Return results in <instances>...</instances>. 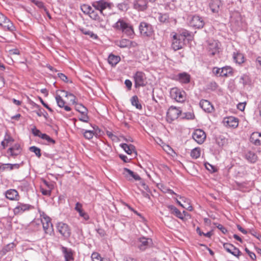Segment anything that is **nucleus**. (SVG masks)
I'll return each instance as SVG.
<instances>
[{"mask_svg":"<svg viewBox=\"0 0 261 261\" xmlns=\"http://www.w3.org/2000/svg\"><path fill=\"white\" fill-rule=\"evenodd\" d=\"M190 36V32L185 29H181L178 33L172 32L171 33V48L174 51L181 49L185 45L186 39Z\"/></svg>","mask_w":261,"mask_h":261,"instance_id":"nucleus-1","label":"nucleus"},{"mask_svg":"<svg viewBox=\"0 0 261 261\" xmlns=\"http://www.w3.org/2000/svg\"><path fill=\"white\" fill-rule=\"evenodd\" d=\"M113 28L116 30L121 31L128 36H132L134 34L133 27L123 19H119L113 25Z\"/></svg>","mask_w":261,"mask_h":261,"instance_id":"nucleus-2","label":"nucleus"},{"mask_svg":"<svg viewBox=\"0 0 261 261\" xmlns=\"http://www.w3.org/2000/svg\"><path fill=\"white\" fill-rule=\"evenodd\" d=\"M170 94L172 99L178 102H182L186 99V92L176 87L173 88L170 90Z\"/></svg>","mask_w":261,"mask_h":261,"instance_id":"nucleus-3","label":"nucleus"},{"mask_svg":"<svg viewBox=\"0 0 261 261\" xmlns=\"http://www.w3.org/2000/svg\"><path fill=\"white\" fill-rule=\"evenodd\" d=\"M134 79L136 88L145 86L147 84L146 75L142 71H137L134 75Z\"/></svg>","mask_w":261,"mask_h":261,"instance_id":"nucleus-4","label":"nucleus"},{"mask_svg":"<svg viewBox=\"0 0 261 261\" xmlns=\"http://www.w3.org/2000/svg\"><path fill=\"white\" fill-rule=\"evenodd\" d=\"M92 5L96 10L99 11L100 13L102 15H105L103 11L107 9L111 10L112 6L111 3L103 0L94 2L92 3Z\"/></svg>","mask_w":261,"mask_h":261,"instance_id":"nucleus-5","label":"nucleus"},{"mask_svg":"<svg viewBox=\"0 0 261 261\" xmlns=\"http://www.w3.org/2000/svg\"><path fill=\"white\" fill-rule=\"evenodd\" d=\"M181 113V111L179 109L174 107H170L166 114L167 121L169 123L172 122L178 118Z\"/></svg>","mask_w":261,"mask_h":261,"instance_id":"nucleus-6","label":"nucleus"},{"mask_svg":"<svg viewBox=\"0 0 261 261\" xmlns=\"http://www.w3.org/2000/svg\"><path fill=\"white\" fill-rule=\"evenodd\" d=\"M0 25L5 30L13 32L15 31L13 23L6 16L0 12Z\"/></svg>","mask_w":261,"mask_h":261,"instance_id":"nucleus-7","label":"nucleus"},{"mask_svg":"<svg viewBox=\"0 0 261 261\" xmlns=\"http://www.w3.org/2000/svg\"><path fill=\"white\" fill-rule=\"evenodd\" d=\"M221 43L216 40H210L208 42L207 50L210 55L214 56L218 54L221 48Z\"/></svg>","mask_w":261,"mask_h":261,"instance_id":"nucleus-8","label":"nucleus"},{"mask_svg":"<svg viewBox=\"0 0 261 261\" xmlns=\"http://www.w3.org/2000/svg\"><path fill=\"white\" fill-rule=\"evenodd\" d=\"M141 34L144 37H151L153 34L151 25L145 22H142L139 25Z\"/></svg>","mask_w":261,"mask_h":261,"instance_id":"nucleus-9","label":"nucleus"},{"mask_svg":"<svg viewBox=\"0 0 261 261\" xmlns=\"http://www.w3.org/2000/svg\"><path fill=\"white\" fill-rule=\"evenodd\" d=\"M41 220L45 232L51 234L53 231V226L50 218L45 215H43L41 216Z\"/></svg>","mask_w":261,"mask_h":261,"instance_id":"nucleus-10","label":"nucleus"},{"mask_svg":"<svg viewBox=\"0 0 261 261\" xmlns=\"http://www.w3.org/2000/svg\"><path fill=\"white\" fill-rule=\"evenodd\" d=\"M57 229L59 232L63 237L68 238L70 236L71 230L69 226L66 223L59 222L57 224Z\"/></svg>","mask_w":261,"mask_h":261,"instance_id":"nucleus-11","label":"nucleus"},{"mask_svg":"<svg viewBox=\"0 0 261 261\" xmlns=\"http://www.w3.org/2000/svg\"><path fill=\"white\" fill-rule=\"evenodd\" d=\"M192 137L197 143L201 144L206 139V135L202 129H197L193 133Z\"/></svg>","mask_w":261,"mask_h":261,"instance_id":"nucleus-12","label":"nucleus"},{"mask_svg":"<svg viewBox=\"0 0 261 261\" xmlns=\"http://www.w3.org/2000/svg\"><path fill=\"white\" fill-rule=\"evenodd\" d=\"M122 174L124 177L129 181H131L133 179L135 180H141V177L138 174L126 168L123 169Z\"/></svg>","mask_w":261,"mask_h":261,"instance_id":"nucleus-13","label":"nucleus"},{"mask_svg":"<svg viewBox=\"0 0 261 261\" xmlns=\"http://www.w3.org/2000/svg\"><path fill=\"white\" fill-rule=\"evenodd\" d=\"M30 208V205L29 204L18 202L17 205L13 209V213L15 215H19L29 210Z\"/></svg>","mask_w":261,"mask_h":261,"instance_id":"nucleus-14","label":"nucleus"},{"mask_svg":"<svg viewBox=\"0 0 261 261\" xmlns=\"http://www.w3.org/2000/svg\"><path fill=\"white\" fill-rule=\"evenodd\" d=\"M223 122L227 127L236 128L238 126L239 120L234 117L229 116L224 118Z\"/></svg>","mask_w":261,"mask_h":261,"instance_id":"nucleus-15","label":"nucleus"},{"mask_svg":"<svg viewBox=\"0 0 261 261\" xmlns=\"http://www.w3.org/2000/svg\"><path fill=\"white\" fill-rule=\"evenodd\" d=\"M190 24L192 27L197 29H200L203 27L204 22L201 17H200L199 16L195 15L192 17L190 21Z\"/></svg>","mask_w":261,"mask_h":261,"instance_id":"nucleus-16","label":"nucleus"},{"mask_svg":"<svg viewBox=\"0 0 261 261\" xmlns=\"http://www.w3.org/2000/svg\"><path fill=\"white\" fill-rule=\"evenodd\" d=\"M139 241L140 244L138 245V247L141 251L145 250L152 244V241L150 238L142 237L139 239Z\"/></svg>","mask_w":261,"mask_h":261,"instance_id":"nucleus-17","label":"nucleus"},{"mask_svg":"<svg viewBox=\"0 0 261 261\" xmlns=\"http://www.w3.org/2000/svg\"><path fill=\"white\" fill-rule=\"evenodd\" d=\"M6 198L11 201H18L20 199V196L18 191L15 189H9L5 193Z\"/></svg>","mask_w":261,"mask_h":261,"instance_id":"nucleus-18","label":"nucleus"},{"mask_svg":"<svg viewBox=\"0 0 261 261\" xmlns=\"http://www.w3.org/2000/svg\"><path fill=\"white\" fill-rule=\"evenodd\" d=\"M223 247L227 252L235 256L239 257L241 254L240 250L231 244L224 243Z\"/></svg>","mask_w":261,"mask_h":261,"instance_id":"nucleus-19","label":"nucleus"},{"mask_svg":"<svg viewBox=\"0 0 261 261\" xmlns=\"http://www.w3.org/2000/svg\"><path fill=\"white\" fill-rule=\"evenodd\" d=\"M88 15L91 19L97 21L100 27L102 28H105L106 27V24L104 22L103 20L100 18L97 11L92 9Z\"/></svg>","mask_w":261,"mask_h":261,"instance_id":"nucleus-20","label":"nucleus"},{"mask_svg":"<svg viewBox=\"0 0 261 261\" xmlns=\"http://www.w3.org/2000/svg\"><path fill=\"white\" fill-rule=\"evenodd\" d=\"M120 146L128 154L134 155V156L137 155V151L133 145L123 143L121 144Z\"/></svg>","mask_w":261,"mask_h":261,"instance_id":"nucleus-21","label":"nucleus"},{"mask_svg":"<svg viewBox=\"0 0 261 261\" xmlns=\"http://www.w3.org/2000/svg\"><path fill=\"white\" fill-rule=\"evenodd\" d=\"M200 107L206 112L211 113L214 110L213 106L211 102L207 100H201L199 103Z\"/></svg>","mask_w":261,"mask_h":261,"instance_id":"nucleus-22","label":"nucleus"},{"mask_svg":"<svg viewBox=\"0 0 261 261\" xmlns=\"http://www.w3.org/2000/svg\"><path fill=\"white\" fill-rule=\"evenodd\" d=\"M134 8L138 11H144L147 8L146 0H136L134 4Z\"/></svg>","mask_w":261,"mask_h":261,"instance_id":"nucleus-23","label":"nucleus"},{"mask_svg":"<svg viewBox=\"0 0 261 261\" xmlns=\"http://www.w3.org/2000/svg\"><path fill=\"white\" fill-rule=\"evenodd\" d=\"M61 249L64 255L65 261L73 260V252L71 249L62 246Z\"/></svg>","mask_w":261,"mask_h":261,"instance_id":"nucleus-24","label":"nucleus"},{"mask_svg":"<svg viewBox=\"0 0 261 261\" xmlns=\"http://www.w3.org/2000/svg\"><path fill=\"white\" fill-rule=\"evenodd\" d=\"M8 153L12 156H16L19 154L21 152L20 146L18 144H14L12 147H10L8 150Z\"/></svg>","mask_w":261,"mask_h":261,"instance_id":"nucleus-25","label":"nucleus"},{"mask_svg":"<svg viewBox=\"0 0 261 261\" xmlns=\"http://www.w3.org/2000/svg\"><path fill=\"white\" fill-rule=\"evenodd\" d=\"M221 6V2L220 0H211L210 4V7L213 13H218Z\"/></svg>","mask_w":261,"mask_h":261,"instance_id":"nucleus-26","label":"nucleus"},{"mask_svg":"<svg viewBox=\"0 0 261 261\" xmlns=\"http://www.w3.org/2000/svg\"><path fill=\"white\" fill-rule=\"evenodd\" d=\"M250 141L256 145L261 144V133L258 132L253 133L250 138Z\"/></svg>","mask_w":261,"mask_h":261,"instance_id":"nucleus-27","label":"nucleus"},{"mask_svg":"<svg viewBox=\"0 0 261 261\" xmlns=\"http://www.w3.org/2000/svg\"><path fill=\"white\" fill-rule=\"evenodd\" d=\"M177 197H178L181 201L183 202L182 203V207L184 208H186L187 210L189 211H192L193 210V206L191 203V200L185 197H182L180 195H178Z\"/></svg>","mask_w":261,"mask_h":261,"instance_id":"nucleus-28","label":"nucleus"},{"mask_svg":"<svg viewBox=\"0 0 261 261\" xmlns=\"http://www.w3.org/2000/svg\"><path fill=\"white\" fill-rule=\"evenodd\" d=\"M178 80L182 84H188L191 80V76L186 72L179 73L177 75Z\"/></svg>","mask_w":261,"mask_h":261,"instance_id":"nucleus-29","label":"nucleus"},{"mask_svg":"<svg viewBox=\"0 0 261 261\" xmlns=\"http://www.w3.org/2000/svg\"><path fill=\"white\" fill-rule=\"evenodd\" d=\"M19 165L18 164H3L0 165V171L3 172L6 170H12L14 169H18Z\"/></svg>","mask_w":261,"mask_h":261,"instance_id":"nucleus-30","label":"nucleus"},{"mask_svg":"<svg viewBox=\"0 0 261 261\" xmlns=\"http://www.w3.org/2000/svg\"><path fill=\"white\" fill-rule=\"evenodd\" d=\"M55 98L59 107L63 108L66 111H70L71 110V108L69 106L65 105V102L60 95L57 94Z\"/></svg>","mask_w":261,"mask_h":261,"instance_id":"nucleus-31","label":"nucleus"},{"mask_svg":"<svg viewBox=\"0 0 261 261\" xmlns=\"http://www.w3.org/2000/svg\"><path fill=\"white\" fill-rule=\"evenodd\" d=\"M233 69L229 66L221 68V76H229L232 75Z\"/></svg>","mask_w":261,"mask_h":261,"instance_id":"nucleus-32","label":"nucleus"},{"mask_svg":"<svg viewBox=\"0 0 261 261\" xmlns=\"http://www.w3.org/2000/svg\"><path fill=\"white\" fill-rule=\"evenodd\" d=\"M233 58L234 61L239 64H242L245 62L244 55L241 53H234Z\"/></svg>","mask_w":261,"mask_h":261,"instance_id":"nucleus-33","label":"nucleus"},{"mask_svg":"<svg viewBox=\"0 0 261 261\" xmlns=\"http://www.w3.org/2000/svg\"><path fill=\"white\" fill-rule=\"evenodd\" d=\"M245 158L249 162L253 163L257 160V156L255 153L251 151H249L246 153Z\"/></svg>","mask_w":261,"mask_h":261,"instance_id":"nucleus-34","label":"nucleus"},{"mask_svg":"<svg viewBox=\"0 0 261 261\" xmlns=\"http://www.w3.org/2000/svg\"><path fill=\"white\" fill-rule=\"evenodd\" d=\"M108 60L110 64L115 66L120 61V58L118 56L110 55L108 57Z\"/></svg>","mask_w":261,"mask_h":261,"instance_id":"nucleus-35","label":"nucleus"},{"mask_svg":"<svg viewBox=\"0 0 261 261\" xmlns=\"http://www.w3.org/2000/svg\"><path fill=\"white\" fill-rule=\"evenodd\" d=\"M62 92L65 94V96L67 97L69 100V102L72 105H75L77 103L76 98L75 95L71 93H69L66 91L62 90Z\"/></svg>","mask_w":261,"mask_h":261,"instance_id":"nucleus-36","label":"nucleus"},{"mask_svg":"<svg viewBox=\"0 0 261 261\" xmlns=\"http://www.w3.org/2000/svg\"><path fill=\"white\" fill-rule=\"evenodd\" d=\"M191 156L192 159H197L201 155V149L200 147H196L191 151Z\"/></svg>","mask_w":261,"mask_h":261,"instance_id":"nucleus-37","label":"nucleus"},{"mask_svg":"<svg viewBox=\"0 0 261 261\" xmlns=\"http://www.w3.org/2000/svg\"><path fill=\"white\" fill-rule=\"evenodd\" d=\"M132 105L135 106L137 109L141 110L142 106L139 102V98L137 96L135 95L133 96L130 99Z\"/></svg>","mask_w":261,"mask_h":261,"instance_id":"nucleus-38","label":"nucleus"},{"mask_svg":"<svg viewBox=\"0 0 261 261\" xmlns=\"http://www.w3.org/2000/svg\"><path fill=\"white\" fill-rule=\"evenodd\" d=\"M91 258L93 261H110L108 258L102 257L97 252H94L92 254Z\"/></svg>","mask_w":261,"mask_h":261,"instance_id":"nucleus-39","label":"nucleus"},{"mask_svg":"<svg viewBox=\"0 0 261 261\" xmlns=\"http://www.w3.org/2000/svg\"><path fill=\"white\" fill-rule=\"evenodd\" d=\"M15 246L16 245L14 243H9L3 247L2 251L4 253H6L13 250Z\"/></svg>","mask_w":261,"mask_h":261,"instance_id":"nucleus-40","label":"nucleus"},{"mask_svg":"<svg viewBox=\"0 0 261 261\" xmlns=\"http://www.w3.org/2000/svg\"><path fill=\"white\" fill-rule=\"evenodd\" d=\"M75 110L81 114H84L87 112V109L83 105L76 103L75 105Z\"/></svg>","mask_w":261,"mask_h":261,"instance_id":"nucleus-41","label":"nucleus"},{"mask_svg":"<svg viewBox=\"0 0 261 261\" xmlns=\"http://www.w3.org/2000/svg\"><path fill=\"white\" fill-rule=\"evenodd\" d=\"M129 44V40L126 39H123L118 42L117 45L121 48H125L128 47Z\"/></svg>","mask_w":261,"mask_h":261,"instance_id":"nucleus-42","label":"nucleus"},{"mask_svg":"<svg viewBox=\"0 0 261 261\" xmlns=\"http://www.w3.org/2000/svg\"><path fill=\"white\" fill-rule=\"evenodd\" d=\"M82 12L86 14H89L92 9V7L88 4H83L81 6Z\"/></svg>","mask_w":261,"mask_h":261,"instance_id":"nucleus-43","label":"nucleus"},{"mask_svg":"<svg viewBox=\"0 0 261 261\" xmlns=\"http://www.w3.org/2000/svg\"><path fill=\"white\" fill-rule=\"evenodd\" d=\"M187 213L185 211H183L182 213H181L179 210H178L177 208H176L172 214L174 215L176 217L180 219L184 220V216H186V214Z\"/></svg>","mask_w":261,"mask_h":261,"instance_id":"nucleus-44","label":"nucleus"},{"mask_svg":"<svg viewBox=\"0 0 261 261\" xmlns=\"http://www.w3.org/2000/svg\"><path fill=\"white\" fill-rule=\"evenodd\" d=\"M83 134L84 137L89 140L93 137L95 133L93 130H85Z\"/></svg>","mask_w":261,"mask_h":261,"instance_id":"nucleus-45","label":"nucleus"},{"mask_svg":"<svg viewBox=\"0 0 261 261\" xmlns=\"http://www.w3.org/2000/svg\"><path fill=\"white\" fill-rule=\"evenodd\" d=\"M81 31L84 34L89 35L92 38L96 39L97 38V36L93 33V32L85 29H82Z\"/></svg>","mask_w":261,"mask_h":261,"instance_id":"nucleus-46","label":"nucleus"},{"mask_svg":"<svg viewBox=\"0 0 261 261\" xmlns=\"http://www.w3.org/2000/svg\"><path fill=\"white\" fill-rule=\"evenodd\" d=\"M30 150L33 152H34L38 158H40L41 155L40 149L36 146L31 147L30 148Z\"/></svg>","mask_w":261,"mask_h":261,"instance_id":"nucleus-47","label":"nucleus"},{"mask_svg":"<svg viewBox=\"0 0 261 261\" xmlns=\"http://www.w3.org/2000/svg\"><path fill=\"white\" fill-rule=\"evenodd\" d=\"M41 138L42 139L46 140L48 143H51V144H55V141L53 140L52 138H51L49 136L45 134H43L41 136Z\"/></svg>","mask_w":261,"mask_h":261,"instance_id":"nucleus-48","label":"nucleus"},{"mask_svg":"<svg viewBox=\"0 0 261 261\" xmlns=\"http://www.w3.org/2000/svg\"><path fill=\"white\" fill-rule=\"evenodd\" d=\"M31 2L34 4L36 6H37L39 8H43L44 9L45 7L44 6V4L43 2L36 1V0H30Z\"/></svg>","mask_w":261,"mask_h":261,"instance_id":"nucleus-49","label":"nucleus"},{"mask_svg":"<svg viewBox=\"0 0 261 261\" xmlns=\"http://www.w3.org/2000/svg\"><path fill=\"white\" fill-rule=\"evenodd\" d=\"M32 132L33 134V135L35 136H38L41 138V136L43 134L41 133V132L38 129L36 128V127H34L32 129Z\"/></svg>","mask_w":261,"mask_h":261,"instance_id":"nucleus-50","label":"nucleus"},{"mask_svg":"<svg viewBox=\"0 0 261 261\" xmlns=\"http://www.w3.org/2000/svg\"><path fill=\"white\" fill-rule=\"evenodd\" d=\"M79 214L80 216L85 221H87L90 219L89 215L84 211L79 213Z\"/></svg>","mask_w":261,"mask_h":261,"instance_id":"nucleus-51","label":"nucleus"},{"mask_svg":"<svg viewBox=\"0 0 261 261\" xmlns=\"http://www.w3.org/2000/svg\"><path fill=\"white\" fill-rule=\"evenodd\" d=\"M40 191L44 195L49 196L51 194L50 190L45 189L42 186L40 188Z\"/></svg>","mask_w":261,"mask_h":261,"instance_id":"nucleus-52","label":"nucleus"},{"mask_svg":"<svg viewBox=\"0 0 261 261\" xmlns=\"http://www.w3.org/2000/svg\"><path fill=\"white\" fill-rule=\"evenodd\" d=\"M79 120L85 122H87L89 120V118L87 116V112L81 114V117L79 118Z\"/></svg>","mask_w":261,"mask_h":261,"instance_id":"nucleus-53","label":"nucleus"},{"mask_svg":"<svg viewBox=\"0 0 261 261\" xmlns=\"http://www.w3.org/2000/svg\"><path fill=\"white\" fill-rule=\"evenodd\" d=\"M75 210L77 212L79 213L83 211L84 210L83 209V205L80 202H77L75 204Z\"/></svg>","mask_w":261,"mask_h":261,"instance_id":"nucleus-54","label":"nucleus"},{"mask_svg":"<svg viewBox=\"0 0 261 261\" xmlns=\"http://www.w3.org/2000/svg\"><path fill=\"white\" fill-rule=\"evenodd\" d=\"M245 250L251 259L253 260H255L256 259V255L253 252L250 251L247 248H246Z\"/></svg>","mask_w":261,"mask_h":261,"instance_id":"nucleus-55","label":"nucleus"},{"mask_svg":"<svg viewBox=\"0 0 261 261\" xmlns=\"http://www.w3.org/2000/svg\"><path fill=\"white\" fill-rule=\"evenodd\" d=\"M5 143L9 144L10 142H12L14 141L13 139L9 135H6L5 137V139L3 140Z\"/></svg>","mask_w":261,"mask_h":261,"instance_id":"nucleus-56","label":"nucleus"},{"mask_svg":"<svg viewBox=\"0 0 261 261\" xmlns=\"http://www.w3.org/2000/svg\"><path fill=\"white\" fill-rule=\"evenodd\" d=\"M107 135L113 141L117 140V137L114 135L111 132L107 131L106 132Z\"/></svg>","mask_w":261,"mask_h":261,"instance_id":"nucleus-57","label":"nucleus"},{"mask_svg":"<svg viewBox=\"0 0 261 261\" xmlns=\"http://www.w3.org/2000/svg\"><path fill=\"white\" fill-rule=\"evenodd\" d=\"M58 77L62 80L63 81L67 83L68 81V77L67 76H66L64 74L62 73H59L58 74Z\"/></svg>","mask_w":261,"mask_h":261,"instance_id":"nucleus-58","label":"nucleus"},{"mask_svg":"<svg viewBox=\"0 0 261 261\" xmlns=\"http://www.w3.org/2000/svg\"><path fill=\"white\" fill-rule=\"evenodd\" d=\"M221 68L214 67L213 69V72L217 76H221Z\"/></svg>","mask_w":261,"mask_h":261,"instance_id":"nucleus-59","label":"nucleus"},{"mask_svg":"<svg viewBox=\"0 0 261 261\" xmlns=\"http://www.w3.org/2000/svg\"><path fill=\"white\" fill-rule=\"evenodd\" d=\"M245 107L246 102H240L237 105V108L241 111L244 110Z\"/></svg>","mask_w":261,"mask_h":261,"instance_id":"nucleus-60","label":"nucleus"},{"mask_svg":"<svg viewBox=\"0 0 261 261\" xmlns=\"http://www.w3.org/2000/svg\"><path fill=\"white\" fill-rule=\"evenodd\" d=\"M40 102H41V103L43 105V106L46 108V109H47L49 111H50V112H53V110L46 104L45 103L44 101L43 100V99L41 98H40Z\"/></svg>","mask_w":261,"mask_h":261,"instance_id":"nucleus-61","label":"nucleus"},{"mask_svg":"<svg viewBox=\"0 0 261 261\" xmlns=\"http://www.w3.org/2000/svg\"><path fill=\"white\" fill-rule=\"evenodd\" d=\"M125 84L128 90H130L132 86V83L129 80H126L125 81Z\"/></svg>","mask_w":261,"mask_h":261,"instance_id":"nucleus-62","label":"nucleus"},{"mask_svg":"<svg viewBox=\"0 0 261 261\" xmlns=\"http://www.w3.org/2000/svg\"><path fill=\"white\" fill-rule=\"evenodd\" d=\"M44 185L45 186H46V187H47V190H50V191H51V190H53V189L54 188V186L52 184H50L49 183H48L46 181L44 180Z\"/></svg>","mask_w":261,"mask_h":261,"instance_id":"nucleus-63","label":"nucleus"},{"mask_svg":"<svg viewBox=\"0 0 261 261\" xmlns=\"http://www.w3.org/2000/svg\"><path fill=\"white\" fill-rule=\"evenodd\" d=\"M119 157L125 163H128L129 162L130 159H128V158L125 155L120 154Z\"/></svg>","mask_w":261,"mask_h":261,"instance_id":"nucleus-64","label":"nucleus"}]
</instances>
